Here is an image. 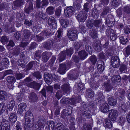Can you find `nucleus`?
<instances>
[{"mask_svg": "<svg viewBox=\"0 0 130 130\" xmlns=\"http://www.w3.org/2000/svg\"><path fill=\"white\" fill-rule=\"evenodd\" d=\"M31 81L30 77H28L25 80L24 82L28 87L33 88L36 90H39L40 87V84L37 83L35 82L30 83Z\"/></svg>", "mask_w": 130, "mask_h": 130, "instance_id": "nucleus-1", "label": "nucleus"}, {"mask_svg": "<svg viewBox=\"0 0 130 130\" xmlns=\"http://www.w3.org/2000/svg\"><path fill=\"white\" fill-rule=\"evenodd\" d=\"M69 39L71 41H74L77 38V32L75 30H69L68 33Z\"/></svg>", "mask_w": 130, "mask_h": 130, "instance_id": "nucleus-2", "label": "nucleus"}, {"mask_svg": "<svg viewBox=\"0 0 130 130\" xmlns=\"http://www.w3.org/2000/svg\"><path fill=\"white\" fill-rule=\"evenodd\" d=\"M33 118L32 114L29 112H27L25 114V125L28 126V124L30 121L33 119Z\"/></svg>", "mask_w": 130, "mask_h": 130, "instance_id": "nucleus-3", "label": "nucleus"}, {"mask_svg": "<svg viewBox=\"0 0 130 130\" xmlns=\"http://www.w3.org/2000/svg\"><path fill=\"white\" fill-rule=\"evenodd\" d=\"M108 115L112 121H115L118 117V112L116 110L112 109L109 111Z\"/></svg>", "mask_w": 130, "mask_h": 130, "instance_id": "nucleus-4", "label": "nucleus"}, {"mask_svg": "<svg viewBox=\"0 0 130 130\" xmlns=\"http://www.w3.org/2000/svg\"><path fill=\"white\" fill-rule=\"evenodd\" d=\"M87 16V14L85 12H81L77 15L76 18L79 22H84L86 20Z\"/></svg>", "mask_w": 130, "mask_h": 130, "instance_id": "nucleus-5", "label": "nucleus"}, {"mask_svg": "<svg viewBox=\"0 0 130 130\" xmlns=\"http://www.w3.org/2000/svg\"><path fill=\"white\" fill-rule=\"evenodd\" d=\"M111 63L112 66L114 67H117L120 65V60L117 56H113L112 57Z\"/></svg>", "mask_w": 130, "mask_h": 130, "instance_id": "nucleus-6", "label": "nucleus"}, {"mask_svg": "<svg viewBox=\"0 0 130 130\" xmlns=\"http://www.w3.org/2000/svg\"><path fill=\"white\" fill-rule=\"evenodd\" d=\"M100 23V21L98 20H96L95 21L93 20H89L87 23V26L89 28H91L93 24H94L95 26H97Z\"/></svg>", "mask_w": 130, "mask_h": 130, "instance_id": "nucleus-7", "label": "nucleus"}, {"mask_svg": "<svg viewBox=\"0 0 130 130\" xmlns=\"http://www.w3.org/2000/svg\"><path fill=\"white\" fill-rule=\"evenodd\" d=\"M44 122V121L42 119H39L35 125L36 130H40L41 128H43L44 127L43 125Z\"/></svg>", "mask_w": 130, "mask_h": 130, "instance_id": "nucleus-8", "label": "nucleus"}, {"mask_svg": "<svg viewBox=\"0 0 130 130\" xmlns=\"http://www.w3.org/2000/svg\"><path fill=\"white\" fill-rule=\"evenodd\" d=\"M26 106V105L25 103H23L19 104L18 107V112L21 114L22 113L25 111Z\"/></svg>", "mask_w": 130, "mask_h": 130, "instance_id": "nucleus-9", "label": "nucleus"}, {"mask_svg": "<svg viewBox=\"0 0 130 130\" xmlns=\"http://www.w3.org/2000/svg\"><path fill=\"white\" fill-rule=\"evenodd\" d=\"M44 77L46 83L48 85L51 84L52 81L51 75L49 74L46 73L44 74Z\"/></svg>", "mask_w": 130, "mask_h": 130, "instance_id": "nucleus-10", "label": "nucleus"}, {"mask_svg": "<svg viewBox=\"0 0 130 130\" xmlns=\"http://www.w3.org/2000/svg\"><path fill=\"white\" fill-rule=\"evenodd\" d=\"M101 111L103 113L107 112L109 110V106L107 103H104L100 107Z\"/></svg>", "mask_w": 130, "mask_h": 130, "instance_id": "nucleus-11", "label": "nucleus"}, {"mask_svg": "<svg viewBox=\"0 0 130 130\" xmlns=\"http://www.w3.org/2000/svg\"><path fill=\"white\" fill-rule=\"evenodd\" d=\"M74 11V8L72 7H69L65 10L64 12L66 13L67 15V17H69L71 15Z\"/></svg>", "mask_w": 130, "mask_h": 130, "instance_id": "nucleus-12", "label": "nucleus"}, {"mask_svg": "<svg viewBox=\"0 0 130 130\" xmlns=\"http://www.w3.org/2000/svg\"><path fill=\"white\" fill-rule=\"evenodd\" d=\"M7 106L5 104L1 103L0 104V115L4 113L5 111H7Z\"/></svg>", "mask_w": 130, "mask_h": 130, "instance_id": "nucleus-13", "label": "nucleus"}, {"mask_svg": "<svg viewBox=\"0 0 130 130\" xmlns=\"http://www.w3.org/2000/svg\"><path fill=\"white\" fill-rule=\"evenodd\" d=\"M66 70V66L65 64H60L58 71L61 74H63L65 73Z\"/></svg>", "mask_w": 130, "mask_h": 130, "instance_id": "nucleus-14", "label": "nucleus"}, {"mask_svg": "<svg viewBox=\"0 0 130 130\" xmlns=\"http://www.w3.org/2000/svg\"><path fill=\"white\" fill-rule=\"evenodd\" d=\"M78 56L81 59H84L86 58L87 56V54L85 51L83 50L79 52Z\"/></svg>", "mask_w": 130, "mask_h": 130, "instance_id": "nucleus-15", "label": "nucleus"}, {"mask_svg": "<svg viewBox=\"0 0 130 130\" xmlns=\"http://www.w3.org/2000/svg\"><path fill=\"white\" fill-rule=\"evenodd\" d=\"M7 94L4 91H0V101L5 100L7 98Z\"/></svg>", "mask_w": 130, "mask_h": 130, "instance_id": "nucleus-16", "label": "nucleus"}, {"mask_svg": "<svg viewBox=\"0 0 130 130\" xmlns=\"http://www.w3.org/2000/svg\"><path fill=\"white\" fill-rule=\"evenodd\" d=\"M9 120L12 122H15L17 120L16 115L14 113H11L9 118Z\"/></svg>", "mask_w": 130, "mask_h": 130, "instance_id": "nucleus-17", "label": "nucleus"}, {"mask_svg": "<svg viewBox=\"0 0 130 130\" xmlns=\"http://www.w3.org/2000/svg\"><path fill=\"white\" fill-rule=\"evenodd\" d=\"M15 105V102L13 100L10 101L9 104L7 105L8 110L9 111H11Z\"/></svg>", "mask_w": 130, "mask_h": 130, "instance_id": "nucleus-18", "label": "nucleus"}, {"mask_svg": "<svg viewBox=\"0 0 130 130\" xmlns=\"http://www.w3.org/2000/svg\"><path fill=\"white\" fill-rule=\"evenodd\" d=\"M29 99L31 101H35L37 100V98L36 94L34 92L31 93L29 96Z\"/></svg>", "mask_w": 130, "mask_h": 130, "instance_id": "nucleus-19", "label": "nucleus"}, {"mask_svg": "<svg viewBox=\"0 0 130 130\" xmlns=\"http://www.w3.org/2000/svg\"><path fill=\"white\" fill-rule=\"evenodd\" d=\"M90 34L92 38H96L97 37L96 30L95 29L91 30L90 31Z\"/></svg>", "mask_w": 130, "mask_h": 130, "instance_id": "nucleus-20", "label": "nucleus"}, {"mask_svg": "<svg viewBox=\"0 0 130 130\" xmlns=\"http://www.w3.org/2000/svg\"><path fill=\"white\" fill-rule=\"evenodd\" d=\"M48 128L49 130H53L54 129V124L53 121H48L47 122Z\"/></svg>", "mask_w": 130, "mask_h": 130, "instance_id": "nucleus-21", "label": "nucleus"}, {"mask_svg": "<svg viewBox=\"0 0 130 130\" xmlns=\"http://www.w3.org/2000/svg\"><path fill=\"white\" fill-rule=\"evenodd\" d=\"M108 102L109 104L113 106L116 104L117 101L115 99H114L112 98H109L108 100Z\"/></svg>", "mask_w": 130, "mask_h": 130, "instance_id": "nucleus-22", "label": "nucleus"}, {"mask_svg": "<svg viewBox=\"0 0 130 130\" xmlns=\"http://www.w3.org/2000/svg\"><path fill=\"white\" fill-rule=\"evenodd\" d=\"M64 128V126L62 124L58 123L57 124L55 130H63Z\"/></svg>", "mask_w": 130, "mask_h": 130, "instance_id": "nucleus-23", "label": "nucleus"}, {"mask_svg": "<svg viewBox=\"0 0 130 130\" xmlns=\"http://www.w3.org/2000/svg\"><path fill=\"white\" fill-rule=\"evenodd\" d=\"M7 80L8 83H11L15 82L16 79L14 77L12 76H9L8 77Z\"/></svg>", "mask_w": 130, "mask_h": 130, "instance_id": "nucleus-24", "label": "nucleus"}, {"mask_svg": "<svg viewBox=\"0 0 130 130\" xmlns=\"http://www.w3.org/2000/svg\"><path fill=\"white\" fill-rule=\"evenodd\" d=\"M8 62V60L7 59H4L1 62V64L2 68L0 67V69H4L5 68L4 66L6 65Z\"/></svg>", "mask_w": 130, "mask_h": 130, "instance_id": "nucleus-25", "label": "nucleus"}, {"mask_svg": "<svg viewBox=\"0 0 130 130\" xmlns=\"http://www.w3.org/2000/svg\"><path fill=\"white\" fill-rule=\"evenodd\" d=\"M46 11L47 13L49 14H53L54 10L53 7H50L46 9Z\"/></svg>", "mask_w": 130, "mask_h": 130, "instance_id": "nucleus-26", "label": "nucleus"}, {"mask_svg": "<svg viewBox=\"0 0 130 130\" xmlns=\"http://www.w3.org/2000/svg\"><path fill=\"white\" fill-rule=\"evenodd\" d=\"M120 39L121 43L124 44H126L128 41L126 37H120Z\"/></svg>", "mask_w": 130, "mask_h": 130, "instance_id": "nucleus-27", "label": "nucleus"}, {"mask_svg": "<svg viewBox=\"0 0 130 130\" xmlns=\"http://www.w3.org/2000/svg\"><path fill=\"white\" fill-rule=\"evenodd\" d=\"M61 23L62 26L64 27H66L68 26V23L67 20H61Z\"/></svg>", "mask_w": 130, "mask_h": 130, "instance_id": "nucleus-28", "label": "nucleus"}, {"mask_svg": "<svg viewBox=\"0 0 130 130\" xmlns=\"http://www.w3.org/2000/svg\"><path fill=\"white\" fill-rule=\"evenodd\" d=\"M33 4L31 3H30L29 5V7L28 9H26L25 11L27 13H29L33 9Z\"/></svg>", "mask_w": 130, "mask_h": 130, "instance_id": "nucleus-29", "label": "nucleus"}, {"mask_svg": "<svg viewBox=\"0 0 130 130\" xmlns=\"http://www.w3.org/2000/svg\"><path fill=\"white\" fill-rule=\"evenodd\" d=\"M125 121V118L124 117H121L119 119L118 123L119 124L122 125Z\"/></svg>", "mask_w": 130, "mask_h": 130, "instance_id": "nucleus-30", "label": "nucleus"}, {"mask_svg": "<svg viewBox=\"0 0 130 130\" xmlns=\"http://www.w3.org/2000/svg\"><path fill=\"white\" fill-rule=\"evenodd\" d=\"M48 24L49 25H52L53 23H55L54 18L52 17H50L48 19Z\"/></svg>", "mask_w": 130, "mask_h": 130, "instance_id": "nucleus-31", "label": "nucleus"}, {"mask_svg": "<svg viewBox=\"0 0 130 130\" xmlns=\"http://www.w3.org/2000/svg\"><path fill=\"white\" fill-rule=\"evenodd\" d=\"M43 58L44 61H46L49 59L48 56V53L47 52H44L43 54Z\"/></svg>", "mask_w": 130, "mask_h": 130, "instance_id": "nucleus-32", "label": "nucleus"}, {"mask_svg": "<svg viewBox=\"0 0 130 130\" xmlns=\"http://www.w3.org/2000/svg\"><path fill=\"white\" fill-rule=\"evenodd\" d=\"M106 21L107 25L109 27H111L113 25V21L110 19L109 18H107Z\"/></svg>", "mask_w": 130, "mask_h": 130, "instance_id": "nucleus-33", "label": "nucleus"}, {"mask_svg": "<svg viewBox=\"0 0 130 130\" xmlns=\"http://www.w3.org/2000/svg\"><path fill=\"white\" fill-rule=\"evenodd\" d=\"M104 86L105 87V90L107 91H109L112 88L109 83L107 84L105 83Z\"/></svg>", "mask_w": 130, "mask_h": 130, "instance_id": "nucleus-34", "label": "nucleus"}, {"mask_svg": "<svg viewBox=\"0 0 130 130\" xmlns=\"http://www.w3.org/2000/svg\"><path fill=\"white\" fill-rule=\"evenodd\" d=\"M105 126L109 128L111 127L112 124L110 121L108 120H107L105 122Z\"/></svg>", "mask_w": 130, "mask_h": 130, "instance_id": "nucleus-35", "label": "nucleus"}, {"mask_svg": "<svg viewBox=\"0 0 130 130\" xmlns=\"http://www.w3.org/2000/svg\"><path fill=\"white\" fill-rule=\"evenodd\" d=\"M62 34V32L61 29H59L57 31V36H56V39L57 41L59 39V38L60 37Z\"/></svg>", "mask_w": 130, "mask_h": 130, "instance_id": "nucleus-36", "label": "nucleus"}, {"mask_svg": "<svg viewBox=\"0 0 130 130\" xmlns=\"http://www.w3.org/2000/svg\"><path fill=\"white\" fill-rule=\"evenodd\" d=\"M86 50L89 52V53L90 54H92V51L91 47L89 46L88 45H86Z\"/></svg>", "mask_w": 130, "mask_h": 130, "instance_id": "nucleus-37", "label": "nucleus"}, {"mask_svg": "<svg viewBox=\"0 0 130 130\" xmlns=\"http://www.w3.org/2000/svg\"><path fill=\"white\" fill-rule=\"evenodd\" d=\"M1 41L3 43H5L6 42L8 41V39L6 36H3L2 37Z\"/></svg>", "mask_w": 130, "mask_h": 130, "instance_id": "nucleus-38", "label": "nucleus"}, {"mask_svg": "<svg viewBox=\"0 0 130 130\" xmlns=\"http://www.w3.org/2000/svg\"><path fill=\"white\" fill-rule=\"evenodd\" d=\"M90 60L93 64H94L97 60V59L95 56H92L90 58Z\"/></svg>", "mask_w": 130, "mask_h": 130, "instance_id": "nucleus-39", "label": "nucleus"}, {"mask_svg": "<svg viewBox=\"0 0 130 130\" xmlns=\"http://www.w3.org/2000/svg\"><path fill=\"white\" fill-rule=\"evenodd\" d=\"M34 75L37 79L40 78L41 75L40 73L38 72H35L34 73Z\"/></svg>", "mask_w": 130, "mask_h": 130, "instance_id": "nucleus-40", "label": "nucleus"}, {"mask_svg": "<svg viewBox=\"0 0 130 130\" xmlns=\"http://www.w3.org/2000/svg\"><path fill=\"white\" fill-rule=\"evenodd\" d=\"M14 42L12 41L11 40L9 42V43L7 46V48L8 49L10 48V47H12L14 46Z\"/></svg>", "mask_w": 130, "mask_h": 130, "instance_id": "nucleus-41", "label": "nucleus"}, {"mask_svg": "<svg viewBox=\"0 0 130 130\" xmlns=\"http://www.w3.org/2000/svg\"><path fill=\"white\" fill-rule=\"evenodd\" d=\"M113 79L117 82H119L120 80V77L119 76H113L112 79Z\"/></svg>", "mask_w": 130, "mask_h": 130, "instance_id": "nucleus-42", "label": "nucleus"}, {"mask_svg": "<svg viewBox=\"0 0 130 130\" xmlns=\"http://www.w3.org/2000/svg\"><path fill=\"white\" fill-rule=\"evenodd\" d=\"M2 124L4 127L5 126H7L8 125H9L8 122L5 120L2 121Z\"/></svg>", "mask_w": 130, "mask_h": 130, "instance_id": "nucleus-43", "label": "nucleus"}, {"mask_svg": "<svg viewBox=\"0 0 130 130\" xmlns=\"http://www.w3.org/2000/svg\"><path fill=\"white\" fill-rule=\"evenodd\" d=\"M24 37L25 38H26V37H28L29 36L30 32L28 30H24Z\"/></svg>", "mask_w": 130, "mask_h": 130, "instance_id": "nucleus-44", "label": "nucleus"}, {"mask_svg": "<svg viewBox=\"0 0 130 130\" xmlns=\"http://www.w3.org/2000/svg\"><path fill=\"white\" fill-rule=\"evenodd\" d=\"M99 71L100 72H103L104 69V67L103 65L99 64L98 66Z\"/></svg>", "mask_w": 130, "mask_h": 130, "instance_id": "nucleus-45", "label": "nucleus"}, {"mask_svg": "<svg viewBox=\"0 0 130 130\" xmlns=\"http://www.w3.org/2000/svg\"><path fill=\"white\" fill-rule=\"evenodd\" d=\"M42 7L43 8V7L45 5H47L48 4V2L47 0H43L42 2Z\"/></svg>", "mask_w": 130, "mask_h": 130, "instance_id": "nucleus-46", "label": "nucleus"}, {"mask_svg": "<svg viewBox=\"0 0 130 130\" xmlns=\"http://www.w3.org/2000/svg\"><path fill=\"white\" fill-rule=\"evenodd\" d=\"M83 127L85 130H91V126L89 125L87 127L86 125H84Z\"/></svg>", "mask_w": 130, "mask_h": 130, "instance_id": "nucleus-47", "label": "nucleus"}, {"mask_svg": "<svg viewBox=\"0 0 130 130\" xmlns=\"http://www.w3.org/2000/svg\"><path fill=\"white\" fill-rule=\"evenodd\" d=\"M56 96L58 99H59L62 97V95L59 92H58L56 94Z\"/></svg>", "mask_w": 130, "mask_h": 130, "instance_id": "nucleus-48", "label": "nucleus"}, {"mask_svg": "<svg viewBox=\"0 0 130 130\" xmlns=\"http://www.w3.org/2000/svg\"><path fill=\"white\" fill-rule=\"evenodd\" d=\"M16 130H22V129L20 126V123L19 122H17V124L16 126Z\"/></svg>", "mask_w": 130, "mask_h": 130, "instance_id": "nucleus-49", "label": "nucleus"}, {"mask_svg": "<svg viewBox=\"0 0 130 130\" xmlns=\"http://www.w3.org/2000/svg\"><path fill=\"white\" fill-rule=\"evenodd\" d=\"M61 10L59 8L56 10L55 14L57 16H59L60 15L61 13Z\"/></svg>", "mask_w": 130, "mask_h": 130, "instance_id": "nucleus-50", "label": "nucleus"}, {"mask_svg": "<svg viewBox=\"0 0 130 130\" xmlns=\"http://www.w3.org/2000/svg\"><path fill=\"white\" fill-rule=\"evenodd\" d=\"M112 4L113 6H117L119 4L117 0H113L112 1Z\"/></svg>", "mask_w": 130, "mask_h": 130, "instance_id": "nucleus-51", "label": "nucleus"}, {"mask_svg": "<svg viewBox=\"0 0 130 130\" xmlns=\"http://www.w3.org/2000/svg\"><path fill=\"white\" fill-rule=\"evenodd\" d=\"M46 89L48 91L52 92L53 90V87L51 86H48L47 87Z\"/></svg>", "mask_w": 130, "mask_h": 130, "instance_id": "nucleus-52", "label": "nucleus"}, {"mask_svg": "<svg viewBox=\"0 0 130 130\" xmlns=\"http://www.w3.org/2000/svg\"><path fill=\"white\" fill-rule=\"evenodd\" d=\"M16 76L17 79H20L22 77V75L21 74H17Z\"/></svg>", "mask_w": 130, "mask_h": 130, "instance_id": "nucleus-53", "label": "nucleus"}, {"mask_svg": "<svg viewBox=\"0 0 130 130\" xmlns=\"http://www.w3.org/2000/svg\"><path fill=\"white\" fill-rule=\"evenodd\" d=\"M15 36L16 39L18 40L20 38L21 36L18 32H16L15 34Z\"/></svg>", "mask_w": 130, "mask_h": 130, "instance_id": "nucleus-54", "label": "nucleus"}, {"mask_svg": "<svg viewBox=\"0 0 130 130\" xmlns=\"http://www.w3.org/2000/svg\"><path fill=\"white\" fill-rule=\"evenodd\" d=\"M68 101V99L67 98H62L61 100L60 101L61 103H67V101Z\"/></svg>", "mask_w": 130, "mask_h": 130, "instance_id": "nucleus-55", "label": "nucleus"}, {"mask_svg": "<svg viewBox=\"0 0 130 130\" xmlns=\"http://www.w3.org/2000/svg\"><path fill=\"white\" fill-rule=\"evenodd\" d=\"M73 49L72 48H71L68 50L67 51V53L68 55L70 54V55L72 54V52L73 51Z\"/></svg>", "mask_w": 130, "mask_h": 130, "instance_id": "nucleus-56", "label": "nucleus"}, {"mask_svg": "<svg viewBox=\"0 0 130 130\" xmlns=\"http://www.w3.org/2000/svg\"><path fill=\"white\" fill-rule=\"evenodd\" d=\"M42 3L41 2H40L39 1L37 0L36 1V6L37 7L39 8L40 7L41 3Z\"/></svg>", "mask_w": 130, "mask_h": 130, "instance_id": "nucleus-57", "label": "nucleus"}, {"mask_svg": "<svg viewBox=\"0 0 130 130\" xmlns=\"http://www.w3.org/2000/svg\"><path fill=\"white\" fill-rule=\"evenodd\" d=\"M126 118L127 121L129 123H130V112H129Z\"/></svg>", "mask_w": 130, "mask_h": 130, "instance_id": "nucleus-58", "label": "nucleus"}, {"mask_svg": "<svg viewBox=\"0 0 130 130\" xmlns=\"http://www.w3.org/2000/svg\"><path fill=\"white\" fill-rule=\"evenodd\" d=\"M88 3H86L84 5V9L85 10L86 12L88 11V9H86V7H88Z\"/></svg>", "mask_w": 130, "mask_h": 130, "instance_id": "nucleus-59", "label": "nucleus"}, {"mask_svg": "<svg viewBox=\"0 0 130 130\" xmlns=\"http://www.w3.org/2000/svg\"><path fill=\"white\" fill-rule=\"evenodd\" d=\"M60 86L57 84H55L54 86V88L56 89H58L60 88Z\"/></svg>", "mask_w": 130, "mask_h": 130, "instance_id": "nucleus-60", "label": "nucleus"}, {"mask_svg": "<svg viewBox=\"0 0 130 130\" xmlns=\"http://www.w3.org/2000/svg\"><path fill=\"white\" fill-rule=\"evenodd\" d=\"M41 14H42V15H39V16L42 18L43 19H46V15L43 13H41Z\"/></svg>", "mask_w": 130, "mask_h": 130, "instance_id": "nucleus-61", "label": "nucleus"}, {"mask_svg": "<svg viewBox=\"0 0 130 130\" xmlns=\"http://www.w3.org/2000/svg\"><path fill=\"white\" fill-rule=\"evenodd\" d=\"M109 0H102V2L103 4L107 5L108 3Z\"/></svg>", "mask_w": 130, "mask_h": 130, "instance_id": "nucleus-62", "label": "nucleus"}, {"mask_svg": "<svg viewBox=\"0 0 130 130\" xmlns=\"http://www.w3.org/2000/svg\"><path fill=\"white\" fill-rule=\"evenodd\" d=\"M126 52L128 55H129L130 54V49L129 48L127 47L126 48Z\"/></svg>", "mask_w": 130, "mask_h": 130, "instance_id": "nucleus-63", "label": "nucleus"}, {"mask_svg": "<svg viewBox=\"0 0 130 130\" xmlns=\"http://www.w3.org/2000/svg\"><path fill=\"white\" fill-rule=\"evenodd\" d=\"M3 130H10L9 125H8L3 128Z\"/></svg>", "mask_w": 130, "mask_h": 130, "instance_id": "nucleus-64", "label": "nucleus"}]
</instances>
